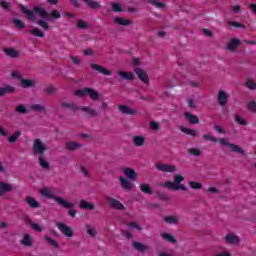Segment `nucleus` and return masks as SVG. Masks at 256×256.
<instances>
[{"label": "nucleus", "mask_w": 256, "mask_h": 256, "mask_svg": "<svg viewBox=\"0 0 256 256\" xmlns=\"http://www.w3.org/2000/svg\"><path fill=\"white\" fill-rule=\"evenodd\" d=\"M181 131H182V133H185V135H190V137H198L199 136V132L195 129L182 127Z\"/></svg>", "instance_id": "obj_32"}, {"label": "nucleus", "mask_w": 256, "mask_h": 256, "mask_svg": "<svg viewBox=\"0 0 256 256\" xmlns=\"http://www.w3.org/2000/svg\"><path fill=\"white\" fill-rule=\"evenodd\" d=\"M32 151L34 155L43 157V155H45V151H47V146H45L41 139L36 138L33 142Z\"/></svg>", "instance_id": "obj_6"}, {"label": "nucleus", "mask_w": 256, "mask_h": 256, "mask_svg": "<svg viewBox=\"0 0 256 256\" xmlns=\"http://www.w3.org/2000/svg\"><path fill=\"white\" fill-rule=\"evenodd\" d=\"M234 121H236V123H238V125H243V126L247 125V121L245 119L241 118L237 114L234 116Z\"/></svg>", "instance_id": "obj_49"}, {"label": "nucleus", "mask_w": 256, "mask_h": 256, "mask_svg": "<svg viewBox=\"0 0 256 256\" xmlns=\"http://www.w3.org/2000/svg\"><path fill=\"white\" fill-rule=\"evenodd\" d=\"M123 173L128 177V179H132L133 181H137V179H139L137 172H135L133 168H125Z\"/></svg>", "instance_id": "obj_16"}, {"label": "nucleus", "mask_w": 256, "mask_h": 256, "mask_svg": "<svg viewBox=\"0 0 256 256\" xmlns=\"http://www.w3.org/2000/svg\"><path fill=\"white\" fill-rule=\"evenodd\" d=\"M245 86L248 89H250V91H255V89H256V83L253 80H251V79H248L246 81Z\"/></svg>", "instance_id": "obj_46"}, {"label": "nucleus", "mask_w": 256, "mask_h": 256, "mask_svg": "<svg viewBox=\"0 0 256 256\" xmlns=\"http://www.w3.org/2000/svg\"><path fill=\"white\" fill-rule=\"evenodd\" d=\"M119 111L123 113V115H136L137 111L131 109V107L127 105H120L118 107Z\"/></svg>", "instance_id": "obj_20"}, {"label": "nucleus", "mask_w": 256, "mask_h": 256, "mask_svg": "<svg viewBox=\"0 0 256 256\" xmlns=\"http://www.w3.org/2000/svg\"><path fill=\"white\" fill-rule=\"evenodd\" d=\"M249 9L252 10V12L254 13V15H256V4L255 3H250L248 5Z\"/></svg>", "instance_id": "obj_63"}, {"label": "nucleus", "mask_w": 256, "mask_h": 256, "mask_svg": "<svg viewBox=\"0 0 256 256\" xmlns=\"http://www.w3.org/2000/svg\"><path fill=\"white\" fill-rule=\"evenodd\" d=\"M149 3H151V5H154V7H157V9H163V7H165L164 2H159L157 0H149Z\"/></svg>", "instance_id": "obj_48"}, {"label": "nucleus", "mask_w": 256, "mask_h": 256, "mask_svg": "<svg viewBox=\"0 0 256 256\" xmlns=\"http://www.w3.org/2000/svg\"><path fill=\"white\" fill-rule=\"evenodd\" d=\"M44 239L47 241L51 247H54L55 249H59V242L49 236H45Z\"/></svg>", "instance_id": "obj_39"}, {"label": "nucleus", "mask_w": 256, "mask_h": 256, "mask_svg": "<svg viewBox=\"0 0 256 256\" xmlns=\"http://www.w3.org/2000/svg\"><path fill=\"white\" fill-rule=\"evenodd\" d=\"M162 239H165V241H168V243H177V239H175V236L166 232L162 233Z\"/></svg>", "instance_id": "obj_37"}, {"label": "nucleus", "mask_w": 256, "mask_h": 256, "mask_svg": "<svg viewBox=\"0 0 256 256\" xmlns=\"http://www.w3.org/2000/svg\"><path fill=\"white\" fill-rule=\"evenodd\" d=\"M32 229H34V231H38V233H41V231H43V228L37 223L32 224Z\"/></svg>", "instance_id": "obj_57"}, {"label": "nucleus", "mask_w": 256, "mask_h": 256, "mask_svg": "<svg viewBox=\"0 0 256 256\" xmlns=\"http://www.w3.org/2000/svg\"><path fill=\"white\" fill-rule=\"evenodd\" d=\"M33 111H45V106L40 105V104H34L32 106Z\"/></svg>", "instance_id": "obj_56"}, {"label": "nucleus", "mask_w": 256, "mask_h": 256, "mask_svg": "<svg viewBox=\"0 0 256 256\" xmlns=\"http://www.w3.org/2000/svg\"><path fill=\"white\" fill-rule=\"evenodd\" d=\"M132 143H134L135 147H143L145 145V138L141 135L133 136Z\"/></svg>", "instance_id": "obj_22"}, {"label": "nucleus", "mask_w": 256, "mask_h": 256, "mask_svg": "<svg viewBox=\"0 0 256 256\" xmlns=\"http://www.w3.org/2000/svg\"><path fill=\"white\" fill-rule=\"evenodd\" d=\"M184 117L189 121L190 125H197L199 123V117L189 113L188 111L184 112Z\"/></svg>", "instance_id": "obj_17"}, {"label": "nucleus", "mask_w": 256, "mask_h": 256, "mask_svg": "<svg viewBox=\"0 0 256 256\" xmlns=\"http://www.w3.org/2000/svg\"><path fill=\"white\" fill-rule=\"evenodd\" d=\"M0 135L1 137H7V135H9V132H7V130L0 126Z\"/></svg>", "instance_id": "obj_59"}, {"label": "nucleus", "mask_w": 256, "mask_h": 256, "mask_svg": "<svg viewBox=\"0 0 256 256\" xmlns=\"http://www.w3.org/2000/svg\"><path fill=\"white\" fill-rule=\"evenodd\" d=\"M15 111L19 115H27V113H29V110H27V107H25V105H23V104L16 106Z\"/></svg>", "instance_id": "obj_35"}, {"label": "nucleus", "mask_w": 256, "mask_h": 256, "mask_svg": "<svg viewBox=\"0 0 256 256\" xmlns=\"http://www.w3.org/2000/svg\"><path fill=\"white\" fill-rule=\"evenodd\" d=\"M86 230H87V234L90 236V237H95L96 235V232H95V229H93L91 226H86Z\"/></svg>", "instance_id": "obj_55"}, {"label": "nucleus", "mask_w": 256, "mask_h": 256, "mask_svg": "<svg viewBox=\"0 0 256 256\" xmlns=\"http://www.w3.org/2000/svg\"><path fill=\"white\" fill-rule=\"evenodd\" d=\"M61 107L63 109H70V111H79V107L77 106V104L71 102H62L61 103Z\"/></svg>", "instance_id": "obj_30"}, {"label": "nucleus", "mask_w": 256, "mask_h": 256, "mask_svg": "<svg viewBox=\"0 0 256 256\" xmlns=\"http://www.w3.org/2000/svg\"><path fill=\"white\" fill-rule=\"evenodd\" d=\"M226 243L237 245V243H239V237L233 234H228L226 235Z\"/></svg>", "instance_id": "obj_33"}, {"label": "nucleus", "mask_w": 256, "mask_h": 256, "mask_svg": "<svg viewBox=\"0 0 256 256\" xmlns=\"http://www.w3.org/2000/svg\"><path fill=\"white\" fill-rule=\"evenodd\" d=\"M15 93V87L7 85L5 87H0V97H5V95H11Z\"/></svg>", "instance_id": "obj_14"}, {"label": "nucleus", "mask_w": 256, "mask_h": 256, "mask_svg": "<svg viewBox=\"0 0 256 256\" xmlns=\"http://www.w3.org/2000/svg\"><path fill=\"white\" fill-rule=\"evenodd\" d=\"M76 27H78V29H87L88 25L85 20H78Z\"/></svg>", "instance_id": "obj_53"}, {"label": "nucleus", "mask_w": 256, "mask_h": 256, "mask_svg": "<svg viewBox=\"0 0 256 256\" xmlns=\"http://www.w3.org/2000/svg\"><path fill=\"white\" fill-rule=\"evenodd\" d=\"M0 5L5 9V11H7V9H9V7L11 6L9 2H5V1L0 2Z\"/></svg>", "instance_id": "obj_60"}, {"label": "nucleus", "mask_w": 256, "mask_h": 256, "mask_svg": "<svg viewBox=\"0 0 256 256\" xmlns=\"http://www.w3.org/2000/svg\"><path fill=\"white\" fill-rule=\"evenodd\" d=\"M239 45H241V40L237 39V38H233L228 44H227V49L228 51H235V49H237V47H239Z\"/></svg>", "instance_id": "obj_23"}, {"label": "nucleus", "mask_w": 256, "mask_h": 256, "mask_svg": "<svg viewBox=\"0 0 256 256\" xmlns=\"http://www.w3.org/2000/svg\"><path fill=\"white\" fill-rule=\"evenodd\" d=\"M41 195H43V197H46L47 199H52V201H55V203H58V205L64 207L65 209H71L74 206L73 203L68 202L66 199H63L53 194V192H51L47 187L42 188Z\"/></svg>", "instance_id": "obj_3"}, {"label": "nucleus", "mask_w": 256, "mask_h": 256, "mask_svg": "<svg viewBox=\"0 0 256 256\" xmlns=\"http://www.w3.org/2000/svg\"><path fill=\"white\" fill-rule=\"evenodd\" d=\"M76 95L78 97H85V95H89V97H90V99H92V101H97V99H99V92H97L95 89L89 88V87H85L83 89L77 90Z\"/></svg>", "instance_id": "obj_5"}, {"label": "nucleus", "mask_w": 256, "mask_h": 256, "mask_svg": "<svg viewBox=\"0 0 256 256\" xmlns=\"http://www.w3.org/2000/svg\"><path fill=\"white\" fill-rule=\"evenodd\" d=\"M19 9L26 15L28 21H31L32 23H35L37 21V16L41 17V19H44V21H55L57 19H61V12L59 10L55 9L51 12H48L45 8L40 6H34L33 10L27 9V6L23 4H19Z\"/></svg>", "instance_id": "obj_1"}, {"label": "nucleus", "mask_w": 256, "mask_h": 256, "mask_svg": "<svg viewBox=\"0 0 256 256\" xmlns=\"http://www.w3.org/2000/svg\"><path fill=\"white\" fill-rule=\"evenodd\" d=\"M70 59L72 62H74L75 65H80V63H81V60H79V58H77L75 56H71Z\"/></svg>", "instance_id": "obj_62"}, {"label": "nucleus", "mask_w": 256, "mask_h": 256, "mask_svg": "<svg viewBox=\"0 0 256 256\" xmlns=\"http://www.w3.org/2000/svg\"><path fill=\"white\" fill-rule=\"evenodd\" d=\"M28 33H30V35H34V37H45V33L35 26H32L31 29L28 30Z\"/></svg>", "instance_id": "obj_28"}, {"label": "nucleus", "mask_w": 256, "mask_h": 256, "mask_svg": "<svg viewBox=\"0 0 256 256\" xmlns=\"http://www.w3.org/2000/svg\"><path fill=\"white\" fill-rule=\"evenodd\" d=\"M21 244L25 245V247H31V245H33V241H31V236L29 234H25L23 239L21 240Z\"/></svg>", "instance_id": "obj_36"}, {"label": "nucleus", "mask_w": 256, "mask_h": 256, "mask_svg": "<svg viewBox=\"0 0 256 256\" xmlns=\"http://www.w3.org/2000/svg\"><path fill=\"white\" fill-rule=\"evenodd\" d=\"M228 101H229V94H227V92L223 90H220L218 92V105H220V107H225Z\"/></svg>", "instance_id": "obj_10"}, {"label": "nucleus", "mask_w": 256, "mask_h": 256, "mask_svg": "<svg viewBox=\"0 0 256 256\" xmlns=\"http://www.w3.org/2000/svg\"><path fill=\"white\" fill-rule=\"evenodd\" d=\"M228 25H230V27L245 29V24H243L241 22H237V21H230V22H228Z\"/></svg>", "instance_id": "obj_47"}, {"label": "nucleus", "mask_w": 256, "mask_h": 256, "mask_svg": "<svg viewBox=\"0 0 256 256\" xmlns=\"http://www.w3.org/2000/svg\"><path fill=\"white\" fill-rule=\"evenodd\" d=\"M155 167L158 171H162L163 173H175V171H177V167L173 164L157 162Z\"/></svg>", "instance_id": "obj_7"}, {"label": "nucleus", "mask_w": 256, "mask_h": 256, "mask_svg": "<svg viewBox=\"0 0 256 256\" xmlns=\"http://www.w3.org/2000/svg\"><path fill=\"white\" fill-rule=\"evenodd\" d=\"M56 227L65 237H73V229H71V227L67 226L65 223L58 222Z\"/></svg>", "instance_id": "obj_8"}, {"label": "nucleus", "mask_w": 256, "mask_h": 256, "mask_svg": "<svg viewBox=\"0 0 256 256\" xmlns=\"http://www.w3.org/2000/svg\"><path fill=\"white\" fill-rule=\"evenodd\" d=\"M248 111H251V113H256V102L251 101L247 104Z\"/></svg>", "instance_id": "obj_50"}, {"label": "nucleus", "mask_w": 256, "mask_h": 256, "mask_svg": "<svg viewBox=\"0 0 256 256\" xmlns=\"http://www.w3.org/2000/svg\"><path fill=\"white\" fill-rule=\"evenodd\" d=\"M20 87H22V89H29L31 87H35V81L31 79H21Z\"/></svg>", "instance_id": "obj_24"}, {"label": "nucleus", "mask_w": 256, "mask_h": 256, "mask_svg": "<svg viewBox=\"0 0 256 256\" xmlns=\"http://www.w3.org/2000/svg\"><path fill=\"white\" fill-rule=\"evenodd\" d=\"M150 127H151V129H154V131H157L159 129V123L151 122Z\"/></svg>", "instance_id": "obj_61"}, {"label": "nucleus", "mask_w": 256, "mask_h": 256, "mask_svg": "<svg viewBox=\"0 0 256 256\" xmlns=\"http://www.w3.org/2000/svg\"><path fill=\"white\" fill-rule=\"evenodd\" d=\"M90 67L94 70L97 71L98 73H101L102 75H111V71L108 70L106 67L100 66L99 64L96 63H91Z\"/></svg>", "instance_id": "obj_12"}, {"label": "nucleus", "mask_w": 256, "mask_h": 256, "mask_svg": "<svg viewBox=\"0 0 256 256\" xmlns=\"http://www.w3.org/2000/svg\"><path fill=\"white\" fill-rule=\"evenodd\" d=\"M11 75L13 79H21V75L17 71H12Z\"/></svg>", "instance_id": "obj_64"}, {"label": "nucleus", "mask_w": 256, "mask_h": 256, "mask_svg": "<svg viewBox=\"0 0 256 256\" xmlns=\"http://www.w3.org/2000/svg\"><path fill=\"white\" fill-rule=\"evenodd\" d=\"M190 155H194V157H199L201 155V151L197 148H191L188 150Z\"/></svg>", "instance_id": "obj_52"}, {"label": "nucleus", "mask_w": 256, "mask_h": 256, "mask_svg": "<svg viewBox=\"0 0 256 256\" xmlns=\"http://www.w3.org/2000/svg\"><path fill=\"white\" fill-rule=\"evenodd\" d=\"M185 181V177L180 174L174 175V182L166 181L164 184H161V187H166L172 191H187V186L182 184Z\"/></svg>", "instance_id": "obj_4"}, {"label": "nucleus", "mask_w": 256, "mask_h": 256, "mask_svg": "<svg viewBox=\"0 0 256 256\" xmlns=\"http://www.w3.org/2000/svg\"><path fill=\"white\" fill-rule=\"evenodd\" d=\"M106 199L112 209H117L118 211H125V205H123V203H121L119 200L111 196L106 197Z\"/></svg>", "instance_id": "obj_9"}, {"label": "nucleus", "mask_w": 256, "mask_h": 256, "mask_svg": "<svg viewBox=\"0 0 256 256\" xmlns=\"http://www.w3.org/2000/svg\"><path fill=\"white\" fill-rule=\"evenodd\" d=\"M114 23H117V25H123L124 27H129V25H131V20L122 17H116L114 18Z\"/></svg>", "instance_id": "obj_31"}, {"label": "nucleus", "mask_w": 256, "mask_h": 256, "mask_svg": "<svg viewBox=\"0 0 256 256\" xmlns=\"http://www.w3.org/2000/svg\"><path fill=\"white\" fill-rule=\"evenodd\" d=\"M12 23H14L16 29H25L27 26L23 20L17 18L13 19Z\"/></svg>", "instance_id": "obj_40"}, {"label": "nucleus", "mask_w": 256, "mask_h": 256, "mask_svg": "<svg viewBox=\"0 0 256 256\" xmlns=\"http://www.w3.org/2000/svg\"><path fill=\"white\" fill-rule=\"evenodd\" d=\"M132 245L136 251H139V253H145V251H149V246H147L139 241L133 242Z\"/></svg>", "instance_id": "obj_18"}, {"label": "nucleus", "mask_w": 256, "mask_h": 256, "mask_svg": "<svg viewBox=\"0 0 256 256\" xmlns=\"http://www.w3.org/2000/svg\"><path fill=\"white\" fill-rule=\"evenodd\" d=\"M79 207L86 211H93V209H95V204L88 202L87 200H80Z\"/></svg>", "instance_id": "obj_21"}, {"label": "nucleus", "mask_w": 256, "mask_h": 256, "mask_svg": "<svg viewBox=\"0 0 256 256\" xmlns=\"http://www.w3.org/2000/svg\"><path fill=\"white\" fill-rule=\"evenodd\" d=\"M44 91H45L48 95H53V93H55L56 89H55V86L50 85V86L46 87V88L44 89Z\"/></svg>", "instance_id": "obj_54"}, {"label": "nucleus", "mask_w": 256, "mask_h": 256, "mask_svg": "<svg viewBox=\"0 0 256 256\" xmlns=\"http://www.w3.org/2000/svg\"><path fill=\"white\" fill-rule=\"evenodd\" d=\"M37 25L39 27H41L42 29H44V31H49V29H51V26H49V23H47V21L43 20V19H39L36 21Z\"/></svg>", "instance_id": "obj_38"}, {"label": "nucleus", "mask_w": 256, "mask_h": 256, "mask_svg": "<svg viewBox=\"0 0 256 256\" xmlns=\"http://www.w3.org/2000/svg\"><path fill=\"white\" fill-rule=\"evenodd\" d=\"M13 191V187L10 184L0 181V197H3L5 193Z\"/></svg>", "instance_id": "obj_19"}, {"label": "nucleus", "mask_w": 256, "mask_h": 256, "mask_svg": "<svg viewBox=\"0 0 256 256\" xmlns=\"http://www.w3.org/2000/svg\"><path fill=\"white\" fill-rule=\"evenodd\" d=\"M19 137H21V131H15L14 134H12V135L8 138V142H9V143H17Z\"/></svg>", "instance_id": "obj_41"}, {"label": "nucleus", "mask_w": 256, "mask_h": 256, "mask_svg": "<svg viewBox=\"0 0 256 256\" xmlns=\"http://www.w3.org/2000/svg\"><path fill=\"white\" fill-rule=\"evenodd\" d=\"M84 3H86L87 7H90V9H100L101 7V3L95 0H84Z\"/></svg>", "instance_id": "obj_34"}, {"label": "nucleus", "mask_w": 256, "mask_h": 256, "mask_svg": "<svg viewBox=\"0 0 256 256\" xmlns=\"http://www.w3.org/2000/svg\"><path fill=\"white\" fill-rule=\"evenodd\" d=\"M38 161H39V165H40V167H42V169H49L50 164H49V162L46 161L45 158L40 156Z\"/></svg>", "instance_id": "obj_45"}, {"label": "nucleus", "mask_w": 256, "mask_h": 256, "mask_svg": "<svg viewBox=\"0 0 256 256\" xmlns=\"http://www.w3.org/2000/svg\"><path fill=\"white\" fill-rule=\"evenodd\" d=\"M119 181L125 191H131V189H133V184H131V182H129L125 177L120 176Z\"/></svg>", "instance_id": "obj_25"}, {"label": "nucleus", "mask_w": 256, "mask_h": 256, "mask_svg": "<svg viewBox=\"0 0 256 256\" xmlns=\"http://www.w3.org/2000/svg\"><path fill=\"white\" fill-rule=\"evenodd\" d=\"M203 139L205 141H211L212 143H217V141L222 145L223 147H229L230 151H233V153H238L239 155H245V150L241 148L239 145L234 143H229V140L227 138H215L211 134H204Z\"/></svg>", "instance_id": "obj_2"}, {"label": "nucleus", "mask_w": 256, "mask_h": 256, "mask_svg": "<svg viewBox=\"0 0 256 256\" xmlns=\"http://www.w3.org/2000/svg\"><path fill=\"white\" fill-rule=\"evenodd\" d=\"M117 74L121 79H125L126 81H133L135 79V74L130 71H118Z\"/></svg>", "instance_id": "obj_13"}, {"label": "nucleus", "mask_w": 256, "mask_h": 256, "mask_svg": "<svg viewBox=\"0 0 256 256\" xmlns=\"http://www.w3.org/2000/svg\"><path fill=\"white\" fill-rule=\"evenodd\" d=\"M25 201L31 209H39L41 207V203L37 202L32 196H26Z\"/></svg>", "instance_id": "obj_15"}, {"label": "nucleus", "mask_w": 256, "mask_h": 256, "mask_svg": "<svg viewBox=\"0 0 256 256\" xmlns=\"http://www.w3.org/2000/svg\"><path fill=\"white\" fill-rule=\"evenodd\" d=\"M82 111H84V113H88V115H90V117H97V115H99L97 113V110L89 109V107H87V106L82 107Z\"/></svg>", "instance_id": "obj_43"}, {"label": "nucleus", "mask_w": 256, "mask_h": 256, "mask_svg": "<svg viewBox=\"0 0 256 256\" xmlns=\"http://www.w3.org/2000/svg\"><path fill=\"white\" fill-rule=\"evenodd\" d=\"M4 53L7 57H11L12 59L19 58V51L15 50L14 48H6L4 49Z\"/></svg>", "instance_id": "obj_27"}, {"label": "nucleus", "mask_w": 256, "mask_h": 256, "mask_svg": "<svg viewBox=\"0 0 256 256\" xmlns=\"http://www.w3.org/2000/svg\"><path fill=\"white\" fill-rule=\"evenodd\" d=\"M79 147H81V144H79L78 142L66 143V149H68V151H75V149H79Z\"/></svg>", "instance_id": "obj_42"}, {"label": "nucleus", "mask_w": 256, "mask_h": 256, "mask_svg": "<svg viewBox=\"0 0 256 256\" xmlns=\"http://www.w3.org/2000/svg\"><path fill=\"white\" fill-rule=\"evenodd\" d=\"M189 186L191 187V189H201L203 187V184L195 181H190Z\"/></svg>", "instance_id": "obj_51"}, {"label": "nucleus", "mask_w": 256, "mask_h": 256, "mask_svg": "<svg viewBox=\"0 0 256 256\" xmlns=\"http://www.w3.org/2000/svg\"><path fill=\"white\" fill-rule=\"evenodd\" d=\"M112 7V11L114 13H123V7L121 6V4L117 3V2H113L111 4Z\"/></svg>", "instance_id": "obj_44"}, {"label": "nucleus", "mask_w": 256, "mask_h": 256, "mask_svg": "<svg viewBox=\"0 0 256 256\" xmlns=\"http://www.w3.org/2000/svg\"><path fill=\"white\" fill-rule=\"evenodd\" d=\"M163 221H165L167 225H179V218H177V216H166L163 218Z\"/></svg>", "instance_id": "obj_29"}, {"label": "nucleus", "mask_w": 256, "mask_h": 256, "mask_svg": "<svg viewBox=\"0 0 256 256\" xmlns=\"http://www.w3.org/2000/svg\"><path fill=\"white\" fill-rule=\"evenodd\" d=\"M134 73H136L140 81H143L145 84L149 83V76L147 75V72H145L143 69L137 67L134 69Z\"/></svg>", "instance_id": "obj_11"}, {"label": "nucleus", "mask_w": 256, "mask_h": 256, "mask_svg": "<svg viewBox=\"0 0 256 256\" xmlns=\"http://www.w3.org/2000/svg\"><path fill=\"white\" fill-rule=\"evenodd\" d=\"M214 129L215 131H217V133H220V134H225V130L223 129V127L219 126V125H215L214 126Z\"/></svg>", "instance_id": "obj_58"}, {"label": "nucleus", "mask_w": 256, "mask_h": 256, "mask_svg": "<svg viewBox=\"0 0 256 256\" xmlns=\"http://www.w3.org/2000/svg\"><path fill=\"white\" fill-rule=\"evenodd\" d=\"M139 188H140V191H142V193H144L145 195H153V188H151L150 184H147V183L140 184Z\"/></svg>", "instance_id": "obj_26"}]
</instances>
